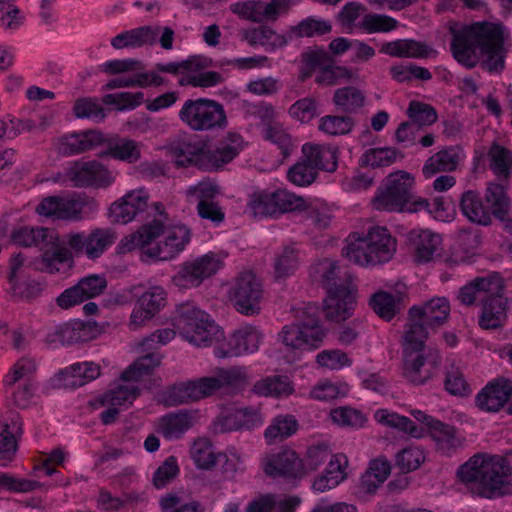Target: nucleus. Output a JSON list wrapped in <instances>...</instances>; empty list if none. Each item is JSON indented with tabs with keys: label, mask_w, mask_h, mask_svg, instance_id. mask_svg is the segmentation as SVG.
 <instances>
[{
	"label": "nucleus",
	"mask_w": 512,
	"mask_h": 512,
	"mask_svg": "<svg viewBox=\"0 0 512 512\" xmlns=\"http://www.w3.org/2000/svg\"><path fill=\"white\" fill-rule=\"evenodd\" d=\"M450 50L454 59L467 69L478 64L490 74H501L509 52L505 44V26L488 21L474 22L451 30Z\"/></svg>",
	"instance_id": "nucleus-1"
},
{
	"label": "nucleus",
	"mask_w": 512,
	"mask_h": 512,
	"mask_svg": "<svg viewBox=\"0 0 512 512\" xmlns=\"http://www.w3.org/2000/svg\"><path fill=\"white\" fill-rule=\"evenodd\" d=\"M508 472L504 458L477 454L460 465L457 477L473 494L492 499L509 493Z\"/></svg>",
	"instance_id": "nucleus-2"
},
{
	"label": "nucleus",
	"mask_w": 512,
	"mask_h": 512,
	"mask_svg": "<svg viewBox=\"0 0 512 512\" xmlns=\"http://www.w3.org/2000/svg\"><path fill=\"white\" fill-rule=\"evenodd\" d=\"M396 251V240L387 228L373 226L361 237L358 233L349 235L342 249V256L362 267H372L391 260Z\"/></svg>",
	"instance_id": "nucleus-3"
},
{
	"label": "nucleus",
	"mask_w": 512,
	"mask_h": 512,
	"mask_svg": "<svg viewBox=\"0 0 512 512\" xmlns=\"http://www.w3.org/2000/svg\"><path fill=\"white\" fill-rule=\"evenodd\" d=\"M232 144H225L214 150L206 149L202 142L184 141L174 149L176 164L182 167L194 165L200 170L214 171L232 161L239 153L241 136L229 133Z\"/></svg>",
	"instance_id": "nucleus-4"
},
{
	"label": "nucleus",
	"mask_w": 512,
	"mask_h": 512,
	"mask_svg": "<svg viewBox=\"0 0 512 512\" xmlns=\"http://www.w3.org/2000/svg\"><path fill=\"white\" fill-rule=\"evenodd\" d=\"M426 340L403 335V376L414 385H423L435 374L441 363L438 350L431 349L422 353Z\"/></svg>",
	"instance_id": "nucleus-5"
},
{
	"label": "nucleus",
	"mask_w": 512,
	"mask_h": 512,
	"mask_svg": "<svg viewBox=\"0 0 512 512\" xmlns=\"http://www.w3.org/2000/svg\"><path fill=\"white\" fill-rule=\"evenodd\" d=\"M178 117L192 131L207 132L226 128L228 121L224 106L213 99H187Z\"/></svg>",
	"instance_id": "nucleus-6"
},
{
	"label": "nucleus",
	"mask_w": 512,
	"mask_h": 512,
	"mask_svg": "<svg viewBox=\"0 0 512 512\" xmlns=\"http://www.w3.org/2000/svg\"><path fill=\"white\" fill-rule=\"evenodd\" d=\"M174 325L187 341L196 346L211 345L217 331L210 315L190 301L176 306Z\"/></svg>",
	"instance_id": "nucleus-7"
},
{
	"label": "nucleus",
	"mask_w": 512,
	"mask_h": 512,
	"mask_svg": "<svg viewBox=\"0 0 512 512\" xmlns=\"http://www.w3.org/2000/svg\"><path fill=\"white\" fill-rule=\"evenodd\" d=\"M450 303L446 297L436 296L408 310V323L404 334L427 340L429 330H436L447 323Z\"/></svg>",
	"instance_id": "nucleus-8"
},
{
	"label": "nucleus",
	"mask_w": 512,
	"mask_h": 512,
	"mask_svg": "<svg viewBox=\"0 0 512 512\" xmlns=\"http://www.w3.org/2000/svg\"><path fill=\"white\" fill-rule=\"evenodd\" d=\"M414 178L407 172L390 174L385 181V188L373 199L374 208L389 212H409L408 206L417 200L413 196Z\"/></svg>",
	"instance_id": "nucleus-9"
},
{
	"label": "nucleus",
	"mask_w": 512,
	"mask_h": 512,
	"mask_svg": "<svg viewBox=\"0 0 512 512\" xmlns=\"http://www.w3.org/2000/svg\"><path fill=\"white\" fill-rule=\"evenodd\" d=\"M165 50L173 48L174 30L169 26L144 25L123 31L111 39V46L115 49H136L144 46H153L157 43Z\"/></svg>",
	"instance_id": "nucleus-10"
},
{
	"label": "nucleus",
	"mask_w": 512,
	"mask_h": 512,
	"mask_svg": "<svg viewBox=\"0 0 512 512\" xmlns=\"http://www.w3.org/2000/svg\"><path fill=\"white\" fill-rule=\"evenodd\" d=\"M248 205L254 216L258 217H278L287 212L305 210L307 207L302 197L282 189L254 193Z\"/></svg>",
	"instance_id": "nucleus-11"
},
{
	"label": "nucleus",
	"mask_w": 512,
	"mask_h": 512,
	"mask_svg": "<svg viewBox=\"0 0 512 512\" xmlns=\"http://www.w3.org/2000/svg\"><path fill=\"white\" fill-rule=\"evenodd\" d=\"M263 284L252 271H244L235 279L230 298L237 312L245 316H256L261 312Z\"/></svg>",
	"instance_id": "nucleus-12"
},
{
	"label": "nucleus",
	"mask_w": 512,
	"mask_h": 512,
	"mask_svg": "<svg viewBox=\"0 0 512 512\" xmlns=\"http://www.w3.org/2000/svg\"><path fill=\"white\" fill-rule=\"evenodd\" d=\"M212 66V60L202 55H192L179 62L156 63L155 70L178 75L184 71L195 73L196 87L210 88L221 84L224 77L217 71H204Z\"/></svg>",
	"instance_id": "nucleus-13"
},
{
	"label": "nucleus",
	"mask_w": 512,
	"mask_h": 512,
	"mask_svg": "<svg viewBox=\"0 0 512 512\" xmlns=\"http://www.w3.org/2000/svg\"><path fill=\"white\" fill-rule=\"evenodd\" d=\"M336 291L325 289L327 298L324 300L323 312L329 321L341 322L348 319L355 307V296L352 293V278L343 272L335 280Z\"/></svg>",
	"instance_id": "nucleus-14"
},
{
	"label": "nucleus",
	"mask_w": 512,
	"mask_h": 512,
	"mask_svg": "<svg viewBox=\"0 0 512 512\" xmlns=\"http://www.w3.org/2000/svg\"><path fill=\"white\" fill-rule=\"evenodd\" d=\"M220 267L221 260L216 254L210 252L193 261L184 262L172 277V282L182 289L198 287L205 279L214 275Z\"/></svg>",
	"instance_id": "nucleus-15"
},
{
	"label": "nucleus",
	"mask_w": 512,
	"mask_h": 512,
	"mask_svg": "<svg viewBox=\"0 0 512 512\" xmlns=\"http://www.w3.org/2000/svg\"><path fill=\"white\" fill-rule=\"evenodd\" d=\"M263 340L262 332L252 325H246L234 331L229 338L214 347V355L218 358L238 357L254 353Z\"/></svg>",
	"instance_id": "nucleus-16"
},
{
	"label": "nucleus",
	"mask_w": 512,
	"mask_h": 512,
	"mask_svg": "<svg viewBox=\"0 0 512 512\" xmlns=\"http://www.w3.org/2000/svg\"><path fill=\"white\" fill-rule=\"evenodd\" d=\"M101 329L95 321L74 320L63 323L47 333L45 342L48 345H73L95 339Z\"/></svg>",
	"instance_id": "nucleus-17"
},
{
	"label": "nucleus",
	"mask_w": 512,
	"mask_h": 512,
	"mask_svg": "<svg viewBox=\"0 0 512 512\" xmlns=\"http://www.w3.org/2000/svg\"><path fill=\"white\" fill-rule=\"evenodd\" d=\"M74 187H107L112 183L110 171L96 160L73 162L65 171Z\"/></svg>",
	"instance_id": "nucleus-18"
},
{
	"label": "nucleus",
	"mask_w": 512,
	"mask_h": 512,
	"mask_svg": "<svg viewBox=\"0 0 512 512\" xmlns=\"http://www.w3.org/2000/svg\"><path fill=\"white\" fill-rule=\"evenodd\" d=\"M496 283L499 285L498 289L487 292L482 298L478 325L484 330L502 328L507 320L508 299L503 295L504 283L501 275L496 279Z\"/></svg>",
	"instance_id": "nucleus-19"
},
{
	"label": "nucleus",
	"mask_w": 512,
	"mask_h": 512,
	"mask_svg": "<svg viewBox=\"0 0 512 512\" xmlns=\"http://www.w3.org/2000/svg\"><path fill=\"white\" fill-rule=\"evenodd\" d=\"M116 240L115 233L108 228H97L88 235L73 233L68 235L67 245L76 255L85 253L89 259L99 258Z\"/></svg>",
	"instance_id": "nucleus-20"
},
{
	"label": "nucleus",
	"mask_w": 512,
	"mask_h": 512,
	"mask_svg": "<svg viewBox=\"0 0 512 512\" xmlns=\"http://www.w3.org/2000/svg\"><path fill=\"white\" fill-rule=\"evenodd\" d=\"M213 385L214 381L205 377L172 384L163 392V403L174 407L199 401L210 396L208 388Z\"/></svg>",
	"instance_id": "nucleus-21"
},
{
	"label": "nucleus",
	"mask_w": 512,
	"mask_h": 512,
	"mask_svg": "<svg viewBox=\"0 0 512 512\" xmlns=\"http://www.w3.org/2000/svg\"><path fill=\"white\" fill-rule=\"evenodd\" d=\"M148 200L149 195L144 189L130 191L120 202L111 205L110 217L112 221L127 224L135 219H146L150 216Z\"/></svg>",
	"instance_id": "nucleus-22"
},
{
	"label": "nucleus",
	"mask_w": 512,
	"mask_h": 512,
	"mask_svg": "<svg viewBox=\"0 0 512 512\" xmlns=\"http://www.w3.org/2000/svg\"><path fill=\"white\" fill-rule=\"evenodd\" d=\"M512 396V381L498 377L489 381L476 395V407L487 413L500 411Z\"/></svg>",
	"instance_id": "nucleus-23"
},
{
	"label": "nucleus",
	"mask_w": 512,
	"mask_h": 512,
	"mask_svg": "<svg viewBox=\"0 0 512 512\" xmlns=\"http://www.w3.org/2000/svg\"><path fill=\"white\" fill-rule=\"evenodd\" d=\"M167 293L161 286L150 287L142 293L130 318V328L138 329L166 305Z\"/></svg>",
	"instance_id": "nucleus-24"
},
{
	"label": "nucleus",
	"mask_w": 512,
	"mask_h": 512,
	"mask_svg": "<svg viewBox=\"0 0 512 512\" xmlns=\"http://www.w3.org/2000/svg\"><path fill=\"white\" fill-rule=\"evenodd\" d=\"M266 475L276 478L296 479L304 476V463L297 453L290 449L272 454L264 465Z\"/></svg>",
	"instance_id": "nucleus-25"
},
{
	"label": "nucleus",
	"mask_w": 512,
	"mask_h": 512,
	"mask_svg": "<svg viewBox=\"0 0 512 512\" xmlns=\"http://www.w3.org/2000/svg\"><path fill=\"white\" fill-rule=\"evenodd\" d=\"M104 134L96 129H87L63 135L57 139V150L63 156L81 154L101 147Z\"/></svg>",
	"instance_id": "nucleus-26"
},
{
	"label": "nucleus",
	"mask_w": 512,
	"mask_h": 512,
	"mask_svg": "<svg viewBox=\"0 0 512 512\" xmlns=\"http://www.w3.org/2000/svg\"><path fill=\"white\" fill-rule=\"evenodd\" d=\"M303 62L311 69L320 67L315 81L321 85H335L339 78H349L350 71L344 67L334 66L326 51L316 50L303 54Z\"/></svg>",
	"instance_id": "nucleus-27"
},
{
	"label": "nucleus",
	"mask_w": 512,
	"mask_h": 512,
	"mask_svg": "<svg viewBox=\"0 0 512 512\" xmlns=\"http://www.w3.org/2000/svg\"><path fill=\"white\" fill-rule=\"evenodd\" d=\"M325 335L324 330L309 331L296 322L285 325L278 333V339L291 349L314 350L321 346Z\"/></svg>",
	"instance_id": "nucleus-28"
},
{
	"label": "nucleus",
	"mask_w": 512,
	"mask_h": 512,
	"mask_svg": "<svg viewBox=\"0 0 512 512\" xmlns=\"http://www.w3.org/2000/svg\"><path fill=\"white\" fill-rule=\"evenodd\" d=\"M101 147H105V149L98 153L100 158L110 157L127 163H135L141 158L140 143L127 137H120L117 134H104Z\"/></svg>",
	"instance_id": "nucleus-29"
},
{
	"label": "nucleus",
	"mask_w": 512,
	"mask_h": 512,
	"mask_svg": "<svg viewBox=\"0 0 512 512\" xmlns=\"http://www.w3.org/2000/svg\"><path fill=\"white\" fill-rule=\"evenodd\" d=\"M190 236V230L186 226H174L166 231L164 241L156 247L149 248L146 253L149 257L158 260H170L184 249L190 241Z\"/></svg>",
	"instance_id": "nucleus-30"
},
{
	"label": "nucleus",
	"mask_w": 512,
	"mask_h": 512,
	"mask_svg": "<svg viewBox=\"0 0 512 512\" xmlns=\"http://www.w3.org/2000/svg\"><path fill=\"white\" fill-rule=\"evenodd\" d=\"M380 52L396 58L426 59L437 56V51L430 45L414 39H397L385 42Z\"/></svg>",
	"instance_id": "nucleus-31"
},
{
	"label": "nucleus",
	"mask_w": 512,
	"mask_h": 512,
	"mask_svg": "<svg viewBox=\"0 0 512 512\" xmlns=\"http://www.w3.org/2000/svg\"><path fill=\"white\" fill-rule=\"evenodd\" d=\"M408 239L414 249L417 263H428L440 254L441 237L430 230H412Z\"/></svg>",
	"instance_id": "nucleus-32"
},
{
	"label": "nucleus",
	"mask_w": 512,
	"mask_h": 512,
	"mask_svg": "<svg viewBox=\"0 0 512 512\" xmlns=\"http://www.w3.org/2000/svg\"><path fill=\"white\" fill-rule=\"evenodd\" d=\"M407 293L396 290L394 293L378 291L370 298L369 305L382 319L390 321L405 308Z\"/></svg>",
	"instance_id": "nucleus-33"
},
{
	"label": "nucleus",
	"mask_w": 512,
	"mask_h": 512,
	"mask_svg": "<svg viewBox=\"0 0 512 512\" xmlns=\"http://www.w3.org/2000/svg\"><path fill=\"white\" fill-rule=\"evenodd\" d=\"M302 153L316 171L334 172L338 167L339 150L336 146L305 143Z\"/></svg>",
	"instance_id": "nucleus-34"
},
{
	"label": "nucleus",
	"mask_w": 512,
	"mask_h": 512,
	"mask_svg": "<svg viewBox=\"0 0 512 512\" xmlns=\"http://www.w3.org/2000/svg\"><path fill=\"white\" fill-rule=\"evenodd\" d=\"M499 275V273L493 272L487 276L476 277L460 288L458 299L466 306L473 305L476 301L481 304L482 298L487 295V292H494L498 289L499 285L496 283V279Z\"/></svg>",
	"instance_id": "nucleus-35"
},
{
	"label": "nucleus",
	"mask_w": 512,
	"mask_h": 512,
	"mask_svg": "<svg viewBox=\"0 0 512 512\" xmlns=\"http://www.w3.org/2000/svg\"><path fill=\"white\" fill-rule=\"evenodd\" d=\"M460 153L461 148L459 146H448L441 149L426 160L422 168L424 177L429 179L439 172L456 170L460 161Z\"/></svg>",
	"instance_id": "nucleus-36"
},
{
	"label": "nucleus",
	"mask_w": 512,
	"mask_h": 512,
	"mask_svg": "<svg viewBox=\"0 0 512 512\" xmlns=\"http://www.w3.org/2000/svg\"><path fill=\"white\" fill-rule=\"evenodd\" d=\"M163 232V220L153 219L151 222L140 227L135 233L124 237L118 244V251L120 253H128L136 248H143Z\"/></svg>",
	"instance_id": "nucleus-37"
},
{
	"label": "nucleus",
	"mask_w": 512,
	"mask_h": 512,
	"mask_svg": "<svg viewBox=\"0 0 512 512\" xmlns=\"http://www.w3.org/2000/svg\"><path fill=\"white\" fill-rule=\"evenodd\" d=\"M59 379L65 388L75 389L100 376V366L94 362L74 363L59 372Z\"/></svg>",
	"instance_id": "nucleus-38"
},
{
	"label": "nucleus",
	"mask_w": 512,
	"mask_h": 512,
	"mask_svg": "<svg viewBox=\"0 0 512 512\" xmlns=\"http://www.w3.org/2000/svg\"><path fill=\"white\" fill-rule=\"evenodd\" d=\"M429 433L436 444L437 450L444 455H450L463 445L464 438L459 435L458 430L440 420L433 422Z\"/></svg>",
	"instance_id": "nucleus-39"
},
{
	"label": "nucleus",
	"mask_w": 512,
	"mask_h": 512,
	"mask_svg": "<svg viewBox=\"0 0 512 512\" xmlns=\"http://www.w3.org/2000/svg\"><path fill=\"white\" fill-rule=\"evenodd\" d=\"M485 207L498 220L507 218L511 211V199L502 183L489 182L485 190Z\"/></svg>",
	"instance_id": "nucleus-40"
},
{
	"label": "nucleus",
	"mask_w": 512,
	"mask_h": 512,
	"mask_svg": "<svg viewBox=\"0 0 512 512\" xmlns=\"http://www.w3.org/2000/svg\"><path fill=\"white\" fill-rule=\"evenodd\" d=\"M263 423L258 408L246 407L224 417L221 421V431L251 430Z\"/></svg>",
	"instance_id": "nucleus-41"
},
{
	"label": "nucleus",
	"mask_w": 512,
	"mask_h": 512,
	"mask_svg": "<svg viewBox=\"0 0 512 512\" xmlns=\"http://www.w3.org/2000/svg\"><path fill=\"white\" fill-rule=\"evenodd\" d=\"M365 99V94L357 87L345 86L334 91L332 102L337 112L348 116L358 113Z\"/></svg>",
	"instance_id": "nucleus-42"
},
{
	"label": "nucleus",
	"mask_w": 512,
	"mask_h": 512,
	"mask_svg": "<svg viewBox=\"0 0 512 512\" xmlns=\"http://www.w3.org/2000/svg\"><path fill=\"white\" fill-rule=\"evenodd\" d=\"M460 210L471 222L487 225L490 223V214L482 202L479 192L467 190L460 197Z\"/></svg>",
	"instance_id": "nucleus-43"
},
{
	"label": "nucleus",
	"mask_w": 512,
	"mask_h": 512,
	"mask_svg": "<svg viewBox=\"0 0 512 512\" xmlns=\"http://www.w3.org/2000/svg\"><path fill=\"white\" fill-rule=\"evenodd\" d=\"M187 410L169 413L159 420V432L168 440L180 438L193 424Z\"/></svg>",
	"instance_id": "nucleus-44"
},
{
	"label": "nucleus",
	"mask_w": 512,
	"mask_h": 512,
	"mask_svg": "<svg viewBox=\"0 0 512 512\" xmlns=\"http://www.w3.org/2000/svg\"><path fill=\"white\" fill-rule=\"evenodd\" d=\"M444 376V389L450 395L465 398L472 394L471 385L455 360H447Z\"/></svg>",
	"instance_id": "nucleus-45"
},
{
	"label": "nucleus",
	"mask_w": 512,
	"mask_h": 512,
	"mask_svg": "<svg viewBox=\"0 0 512 512\" xmlns=\"http://www.w3.org/2000/svg\"><path fill=\"white\" fill-rule=\"evenodd\" d=\"M299 428L295 416L281 414L275 416L266 428L264 436L268 444H276L294 435Z\"/></svg>",
	"instance_id": "nucleus-46"
},
{
	"label": "nucleus",
	"mask_w": 512,
	"mask_h": 512,
	"mask_svg": "<svg viewBox=\"0 0 512 512\" xmlns=\"http://www.w3.org/2000/svg\"><path fill=\"white\" fill-rule=\"evenodd\" d=\"M251 391L261 397H282L290 395L293 387L288 376L272 375L255 382Z\"/></svg>",
	"instance_id": "nucleus-47"
},
{
	"label": "nucleus",
	"mask_w": 512,
	"mask_h": 512,
	"mask_svg": "<svg viewBox=\"0 0 512 512\" xmlns=\"http://www.w3.org/2000/svg\"><path fill=\"white\" fill-rule=\"evenodd\" d=\"M205 378L206 380L214 381L213 387L208 388L210 396L223 387H227L238 392L243 390L247 384L246 370L242 367L220 369L216 376Z\"/></svg>",
	"instance_id": "nucleus-48"
},
{
	"label": "nucleus",
	"mask_w": 512,
	"mask_h": 512,
	"mask_svg": "<svg viewBox=\"0 0 512 512\" xmlns=\"http://www.w3.org/2000/svg\"><path fill=\"white\" fill-rule=\"evenodd\" d=\"M374 417L380 424L407 433L413 438L424 436V428L415 424L409 417L389 412L387 409L377 410Z\"/></svg>",
	"instance_id": "nucleus-49"
},
{
	"label": "nucleus",
	"mask_w": 512,
	"mask_h": 512,
	"mask_svg": "<svg viewBox=\"0 0 512 512\" xmlns=\"http://www.w3.org/2000/svg\"><path fill=\"white\" fill-rule=\"evenodd\" d=\"M489 167L500 182H508L512 173V152L494 142L488 150Z\"/></svg>",
	"instance_id": "nucleus-50"
},
{
	"label": "nucleus",
	"mask_w": 512,
	"mask_h": 512,
	"mask_svg": "<svg viewBox=\"0 0 512 512\" xmlns=\"http://www.w3.org/2000/svg\"><path fill=\"white\" fill-rule=\"evenodd\" d=\"M11 242L23 246H38L42 243L52 242L54 231L44 227H21L10 234Z\"/></svg>",
	"instance_id": "nucleus-51"
},
{
	"label": "nucleus",
	"mask_w": 512,
	"mask_h": 512,
	"mask_svg": "<svg viewBox=\"0 0 512 512\" xmlns=\"http://www.w3.org/2000/svg\"><path fill=\"white\" fill-rule=\"evenodd\" d=\"M408 207L409 213L426 211L436 220L441 221H445L449 217L448 211L450 208H454L444 197H436L432 199V201L418 197L417 200H414Z\"/></svg>",
	"instance_id": "nucleus-52"
},
{
	"label": "nucleus",
	"mask_w": 512,
	"mask_h": 512,
	"mask_svg": "<svg viewBox=\"0 0 512 512\" xmlns=\"http://www.w3.org/2000/svg\"><path fill=\"white\" fill-rule=\"evenodd\" d=\"M161 363L159 353L150 352L139 357L132 365H130L123 373L122 379L125 381H137L142 376L150 374Z\"/></svg>",
	"instance_id": "nucleus-53"
},
{
	"label": "nucleus",
	"mask_w": 512,
	"mask_h": 512,
	"mask_svg": "<svg viewBox=\"0 0 512 512\" xmlns=\"http://www.w3.org/2000/svg\"><path fill=\"white\" fill-rule=\"evenodd\" d=\"M299 251L294 246H285L274 260V273L277 279L293 274L299 266Z\"/></svg>",
	"instance_id": "nucleus-54"
},
{
	"label": "nucleus",
	"mask_w": 512,
	"mask_h": 512,
	"mask_svg": "<svg viewBox=\"0 0 512 512\" xmlns=\"http://www.w3.org/2000/svg\"><path fill=\"white\" fill-rule=\"evenodd\" d=\"M397 156L403 158V154L393 147L371 148L362 155L360 161L363 166L378 168L393 164Z\"/></svg>",
	"instance_id": "nucleus-55"
},
{
	"label": "nucleus",
	"mask_w": 512,
	"mask_h": 512,
	"mask_svg": "<svg viewBox=\"0 0 512 512\" xmlns=\"http://www.w3.org/2000/svg\"><path fill=\"white\" fill-rule=\"evenodd\" d=\"M355 126V121L347 115H326L320 118L318 129L331 136L346 135Z\"/></svg>",
	"instance_id": "nucleus-56"
},
{
	"label": "nucleus",
	"mask_w": 512,
	"mask_h": 512,
	"mask_svg": "<svg viewBox=\"0 0 512 512\" xmlns=\"http://www.w3.org/2000/svg\"><path fill=\"white\" fill-rule=\"evenodd\" d=\"M320 102L314 97H304L293 103L289 109L288 114L294 120L301 123H309L314 118L318 117Z\"/></svg>",
	"instance_id": "nucleus-57"
},
{
	"label": "nucleus",
	"mask_w": 512,
	"mask_h": 512,
	"mask_svg": "<svg viewBox=\"0 0 512 512\" xmlns=\"http://www.w3.org/2000/svg\"><path fill=\"white\" fill-rule=\"evenodd\" d=\"M71 249L68 247L56 245L51 252L43 254L39 263L41 271L54 274L60 271V266L67 262H72Z\"/></svg>",
	"instance_id": "nucleus-58"
},
{
	"label": "nucleus",
	"mask_w": 512,
	"mask_h": 512,
	"mask_svg": "<svg viewBox=\"0 0 512 512\" xmlns=\"http://www.w3.org/2000/svg\"><path fill=\"white\" fill-rule=\"evenodd\" d=\"M263 137L265 140L277 145L284 158L292 153L294 148L292 138L281 123L275 121L269 124L268 127H264Z\"/></svg>",
	"instance_id": "nucleus-59"
},
{
	"label": "nucleus",
	"mask_w": 512,
	"mask_h": 512,
	"mask_svg": "<svg viewBox=\"0 0 512 512\" xmlns=\"http://www.w3.org/2000/svg\"><path fill=\"white\" fill-rule=\"evenodd\" d=\"M331 31L332 25L329 21L312 16L301 20L296 26L291 27V32L299 38L322 36Z\"/></svg>",
	"instance_id": "nucleus-60"
},
{
	"label": "nucleus",
	"mask_w": 512,
	"mask_h": 512,
	"mask_svg": "<svg viewBox=\"0 0 512 512\" xmlns=\"http://www.w3.org/2000/svg\"><path fill=\"white\" fill-rule=\"evenodd\" d=\"M407 116L410 123L419 129L423 126H430L437 121V112L429 104L413 100L409 103Z\"/></svg>",
	"instance_id": "nucleus-61"
},
{
	"label": "nucleus",
	"mask_w": 512,
	"mask_h": 512,
	"mask_svg": "<svg viewBox=\"0 0 512 512\" xmlns=\"http://www.w3.org/2000/svg\"><path fill=\"white\" fill-rule=\"evenodd\" d=\"M399 25V22L388 15L370 13L363 16L359 27L366 33H386L395 30Z\"/></svg>",
	"instance_id": "nucleus-62"
},
{
	"label": "nucleus",
	"mask_w": 512,
	"mask_h": 512,
	"mask_svg": "<svg viewBox=\"0 0 512 512\" xmlns=\"http://www.w3.org/2000/svg\"><path fill=\"white\" fill-rule=\"evenodd\" d=\"M424 461V451L418 446L403 448L395 456V465L404 474L415 471Z\"/></svg>",
	"instance_id": "nucleus-63"
},
{
	"label": "nucleus",
	"mask_w": 512,
	"mask_h": 512,
	"mask_svg": "<svg viewBox=\"0 0 512 512\" xmlns=\"http://www.w3.org/2000/svg\"><path fill=\"white\" fill-rule=\"evenodd\" d=\"M161 512H205L204 506L197 500L184 502L175 493H168L159 500Z\"/></svg>",
	"instance_id": "nucleus-64"
}]
</instances>
